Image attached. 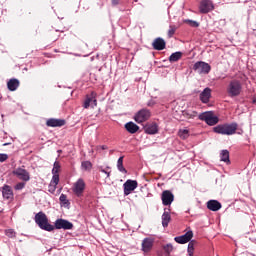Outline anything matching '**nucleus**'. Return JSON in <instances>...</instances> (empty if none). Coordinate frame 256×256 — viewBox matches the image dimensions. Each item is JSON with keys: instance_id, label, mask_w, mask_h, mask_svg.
<instances>
[{"instance_id": "nucleus-3", "label": "nucleus", "mask_w": 256, "mask_h": 256, "mask_svg": "<svg viewBox=\"0 0 256 256\" xmlns=\"http://www.w3.org/2000/svg\"><path fill=\"white\" fill-rule=\"evenodd\" d=\"M243 91V85L239 80H231L227 87V94L229 97H239Z\"/></svg>"}, {"instance_id": "nucleus-47", "label": "nucleus", "mask_w": 256, "mask_h": 256, "mask_svg": "<svg viewBox=\"0 0 256 256\" xmlns=\"http://www.w3.org/2000/svg\"><path fill=\"white\" fill-rule=\"evenodd\" d=\"M137 2V0H135Z\"/></svg>"}, {"instance_id": "nucleus-32", "label": "nucleus", "mask_w": 256, "mask_h": 256, "mask_svg": "<svg viewBox=\"0 0 256 256\" xmlns=\"http://www.w3.org/2000/svg\"><path fill=\"white\" fill-rule=\"evenodd\" d=\"M176 31H177V26L176 25H170L169 29H168V32H167L168 39H171V37H173V35H175Z\"/></svg>"}, {"instance_id": "nucleus-35", "label": "nucleus", "mask_w": 256, "mask_h": 256, "mask_svg": "<svg viewBox=\"0 0 256 256\" xmlns=\"http://www.w3.org/2000/svg\"><path fill=\"white\" fill-rule=\"evenodd\" d=\"M52 185H59V174H53L51 182Z\"/></svg>"}, {"instance_id": "nucleus-20", "label": "nucleus", "mask_w": 256, "mask_h": 256, "mask_svg": "<svg viewBox=\"0 0 256 256\" xmlns=\"http://www.w3.org/2000/svg\"><path fill=\"white\" fill-rule=\"evenodd\" d=\"M211 99V88H205L200 94V101L202 103H207Z\"/></svg>"}, {"instance_id": "nucleus-34", "label": "nucleus", "mask_w": 256, "mask_h": 256, "mask_svg": "<svg viewBox=\"0 0 256 256\" xmlns=\"http://www.w3.org/2000/svg\"><path fill=\"white\" fill-rule=\"evenodd\" d=\"M82 167L85 169V171H89L93 167V164H91L90 161H84L82 162Z\"/></svg>"}, {"instance_id": "nucleus-33", "label": "nucleus", "mask_w": 256, "mask_h": 256, "mask_svg": "<svg viewBox=\"0 0 256 256\" xmlns=\"http://www.w3.org/2000/svg\"><path fill=\"white\" fill-rule=\"evenodd\" d=\"M193 251H195V240L190 241L188 244V254L190 256L193 255Z\"/></svg>"}, {"instance_id": "nucleus-28", "label": "nucleus", "mask_w": 256, "mask_h": 256, "mask_svg": "<svg viewBox=\"0 0 256 256\" xmlns=\"http://www.w3.org/2000/svg\"><path fill=\"white\" fill-rule=\"evenodd\" d=\"M178 137H180V139H189V130L188 129H180L178 131Z\"/></svg>"}, {"instance_id": "nucleus-17", "label": "nucleus", "mask_w": 256, "mask_h": 256, "mask_svg": "<svg viewBox=\"0 0 256 256\" xmlns=\"http://www.w3.org/2000/svg\"><path fill=\"white\" fill-rule=\"evenodd\" d=\"M153 243H155V241L152 238H145L142 241V251L144 253H149V251L153 249Z\"/></svg>"}, {"instance_id": "nucleus-41", "label": "nucleus", "mask_w": 256, "mask_h": 256, "mask_svg": "<svg viewBox=\"0 0 256 256\" xmlns=\"http://www.w3.org/2000/svg\"><path fill=\"white\" fill-rule=\"evenodd\" d=\"M56 190H57V185L52 184V183L50 182V184H49V186H48V191H49V193H55Z\"/></svg>"}, {"instance_id": "nucleus-29", "label": "nucleus", "mask_w": 256, "mask_h": 256, "mask_svg": "<svg viewBox=\"0 0 256 256\" xmlns=\"http://www.w3.org/2000/svg\"><path fill=\"white\" fill-rule=\"evenodd\" d=\"M48 39L49 41H52L53 43H55V41L59 39V32L57 30L50 32L48 34Z\"/></svg>"}, {"instance_id": "nucleus-14", "label": "nucleus", "mask_w": 256, "mask_h": 256, "mask_svg": "<svg viewBox=\"0 0 256 256\" xmlns=\"http://www.w3.org/2000/svg\"><path fill=\"white\" fill-rule=\"evenodd\" d=\"M85 191V181L83 179H78V181L74 184L73 192L77 197H81L83 192Z\"/></svg>"}, {"instance_id": "nucleus-5", "label": "nucleus", "mask_w": 256, "mask_h": 256, "mask_svg": "<svg viewBox=\"0 0 256 256\" xmlns=\"http://www.w3.org/2000/svg\"><path fill=\"white\" fill-rule=\"evenodd\" d=\"M12 175L20 179V181H24V183H27V181L31 180V174L29 173V171L25 170V168L23 167L15 168L12 171Z\"/></svg>"}, {"instance_id": "nucleus-24", "label": "nucleus", "mask_w": 256, "mask_h": 256, "mask_svg": "<svg viewBox=\"0 0 256 256\" xmlns=\"http://www.w3.org/2000/svg\"><path fill=\"white\" fill-rule=\"evenodd\" d=\"M171 222V214L167 211H164L162 214V226L169 227V223Z\"/></svg>"}, {"instance_id": "nucleus-37", "label": "nucleus", "mask_w": 256, "mask_h": 256, "mask_svg": "<svg viewBox=\"0 0 256 256\" xmlns=\"http://www.w3.org/2000/svg\"><path fill=\"white\" fill-rule=\"evenodd\" d=\"M165 253H167V255H170L171 252L173 251V245L172 244H167L163 247Z\"/></svg>"}, {"instance_id": "nucleus-11", "label": "nucleus", "mask_w": 256, "mask_h": 256, "mask_svg": "<svg viewBox=\"0 0 256 256\" xmlns=\"http://www.w3.org/2000/svg\"><path fill=\"white\" fill-rule=\"evenodd\" d=\"M162 204L167 207L175 201V195H173L172 191L164 190L161 195Z\"/></svg>"}, {"instance_id": "nucleus-30", "label": "nucleus", "mask_w": 256, "mask_h": 256, "mask_svg": "<svg viewBox=\"0 0 256 256\" xmlns=\"http://www.w3.org/2000/svg\"><path fill=\"white\" fill-rule=\"evenodd\" d=\"M183 115L186 119H195V117H197V112L187 110L183 112Z\"/></svg>"}, {"instance_id": "nucleus-43", "label": "nucleus", "mask_w": 256, "mask_h": 256, "mask_svg": "<svg viewBox=\"0 0 256 256\" xmlns=\"http://www.w3.org/2000/svg\"><path fill=\"white\" fill-rule=\"evenodd\" d=\"M9 159V155L7 154H0V163H5Z\"/></svg>"}, {"instance_id": "nucleus-18", "label": "nucleus", "mask_w": 256, "mask_h": 256, "mask_svg": "<svg viewBox=\"0 0 256 256\" xmlns=\"http://www.w3.org/2000/svg\"><path fill=\"white\" fill-rule=\"evenodd\" d=\"M47 127H63L65 125L64 119L50 118L46 122Z\"/></svg>"}, {"instance_id": "nucleus-4", "label": "nucleus", "mask_w": 256, "mask_h": 256, "mask_svg": "<svg viewBox=\"0 0 256 256\" xmlns=\"http://www.w3.org/2000/svg\"><path fill=\"white\" fill-rule=\"evenodd\" d=\"M200 121H205L207 125L213 126L219 123V117L214 116L213 112H204L199 116Z\"/></svg>"}, {"instance_id": "nucleus-23", "label": "nucleus", "mask_w": 256, "mask_h": 256, "mask_svg": "<svg viewBox=\"0 0 256 256\" xmlns=\"http://www.w3.org/2000/svg\"><path fill=\"white\" fill-rule=\"evenodd\" d=\"M125 129L128 131V133L135 134L137 131H139V126L134 122H128L125 124Z\"/></svg>"}, {"instance_id": "nucleus-45", "label": "nucleus", "mask_w": 256, "mask_h": 256, "mask_svg": "<svg viewBox=\"0 0 256 256\" xmlns=\"http://www.w3.org/2000/svg\"><path fill=\"white\" fill-rule=\"evenodd\" d=\"M112 5H119V0H112Z\"/></svg>"}, {"instance_id": "nucleus-10", "label": "nucleus", "mask_w": 256, "mask_h": 256, "mask_svg": "<svg viewBox=\"0 0 256 256\" xmlns=\"http://www.w3.org/2000/svg\"><path fill=\"white\" fill-rule=\"evenodd\" d=\"M54 229H64V231H68L73 229V223L68 220L59 218L54 223Z\"/></svg>"}, {"instance_id": "nucleus-39", "label": "nucleus", "mask_w": 256, "mask_h": 256, "mask_svg": "<svg viewBox=\"0 0 256 256\" xmlns=\"http://www.w3.org/2000/svg\"><path fill=\"white\" fill-rule=\"evenodd\" d=\"M15 235H16L15 230H13V229L6 230V236L10 237V239H13V237H15Z\"/></svg>"}, {"instance_id": "nucleus-12", "label": "nucleus", "mask_w": 256, "mask_h": 256, "mask_svg": "<svg viewBox=\"0 0 256 256\" xmlns=\"http://www.w3.org/2000/svg\"><path fill=\"white\" fill-rule=\"evenodd\" d=\"M193 239V231H188L182 236H177L174 238V241L176 243H179L180 245H185V243H189Z\"/></svg>"}, {"instance_id": "nucleus-44", "label": "nucleus", "mask_w": 256, "mask_h": 256, "mask_svg": "<svg viewBox=\"0 0 256 256\" xmlns=\"http://www.w3.org/2000/svg\"><path fill=\"white\" fill-rule=\"evenodd\" d=\"M98 149H102L103 151H105L106 149H108L107 145H102V146H98Z\"/></svg>"}, {"instance_id": "nucleus-8", "label": "nucleus", "mask_w": 256, "mask_h": 256, "mask_svg": "<svg viewBox=\"0 0 256 256\" xmlns=\"http://www.w3.org/2000/svg\"><path fill=\"white\" fill-rule=\"evenodd\" d=\"M137 187H139V183H137L136 180L128 179V180L123 184L125 197H127L128 195H131V193H133V191H134L135 189H137Z\"/></svg>"}, {"instance_id": "nucleus-42", "label": "nucleus", "mask_w": 256, "mask_h": 256, "mask_svg": "<svg viewBox=\"0 0 256 256\" xmlns=\"http://www.w3.org/2000/svg\"><path fill=\"white\" fill-rule=\"evenodd\" d=\"M108 169H111V167H106V169L101 168L100 171L101 173H104L107 175V178L111 177V171H108Z\"/></svg>"}, {"instance_id": "nucleus-25", "label": "nucleus", "mask_w": 256, "mask_h": 256, "mask_svg": "<svg viewBox=\"0 0 256 256\" xmlns=\"http://www.w3.org/2000/svg\"><path fill=\"white\" fill-rule=\"evenodd\" d=\"M181 57H183V52H175L170 55L169 61L170 63H177Z\"/></svg>"}, {"instance_id": "nucleus-36", "label": "nucleus", "mask_w": 256, "mask_h": 256, "mask_svg": "<svg viewBox=\"0 0 256 256\" xmlns=\"http://www.w3.org/2000/svg\"><path fill=\"white\" fill-rule=\"evenodd\" d=\"M59 200H60V203H62L63 205H69L67 195L61 194Z\"/></svg>"}, {"instance_id": "nucleus-22", "label": "nucleus", "mask_w": 256, "mask_h": 256, "mask_svg": "<svg viewBox=\"0 0 256 256\" xmlns=\"http://www.w3.org/2000/svg\"><path fill=\"white\" fill-rule=\"evenodd\" d=\"M20 82L17 78H12L7 82V87L9 91H17L19 89Z\"/></svg>"}, {"instance_id": "nucleus-15", "label": "nucleus", "mask_w": 256, "mask_h": 256, "mask_svg": "<svg viewBox=\"0 0 256 256\" xmlns=\"http://www.w3.org/2000/svg\"><path fill=\"white\" fill-rule=\"evenodd\" d=\"M2 197L4 199H7V201H12L14 194H13V188L11 186L5 184L2 188Z\"/></svg>"}, {"instance_id": "nucleus-31", "label": "nucleus", "mask_w": 256, "mask_h": 256, "mask_svg": "<svg viewBox=\"0 0 256 256\" xmlns=\"http://www.w3.org/2000/svg\"><path fill=\"white\" fill-rule=\"evenodd\" d=\"M61 170V164L59 161H55L52 169V175H59V171Z\"/></svg>"}, {"instance_id": "nucleus-40", "label": "nucleus", "mask_w": 256, "mask_h": 256, "mask_svg": "<svg viewBox=\"0 0 256 256\" xmlns=\"http://www.w3.org/2000/svg\"><path fill=\"white\" fill-rule=\"evenodd\" d=\"M185 23H188V25H190V27H199V23L197 21L185 20Z\"/></svg>"}, {"instance_id": "nucleus-1", "label": "nucleus", "mask_w": 256, "mask_h": 256, "mask_svg": "<svg viewBox=\"0 0 256 256\" xmlns=\"http://www.w3.org/2000/svg\"><path fill=\"white\" fill-rule=\"evenodd\" d=\"M239 125L235 122L219 124L213 128L214 133L218 135H235L237 133Z\"/></svg>"}, {"instance_id": "nucleus-7", "label": "nucleus", "mask_w": 256, "mask_h": 256, "mask_svg": "<svg viewBox=\"0 0 256 256\" xmlns=\"http://www.w3.org/2000/svg\"><path fill=\"white\" fill-rule=\"evenodd\" d=\"M82 107L84 109H89V107H97V93L91 92L90 94L86 95Z\"/></svg>"}, {"instance_id": "nucleus-46", "label": "nucleus", "mask_w": 256, "mask_h": 256, "mask_svg": "<svg viewBox=\"0 0 256 256\" xmlns=\"http://www.w3.org/2000/svg\"><path fill=\"white\" fill-rule=\"evenodd\" d=\"M8 144L6 143V144H4V146H7Z\"/></svg>"}, {"instance_id": "nucleus-2", "label": "nucleus", "mask_w": 256, "mask_h": 256, "mask_svg": "<svg viewBox=\"0 0 256 256\" xmlns=\"http://www.w3.org/2000/svg\"><path fill=\"white\" fill-rule=\"evenodd\" d=\"M35 223H37L40 229H43L44 231H55V226L49 224V219L43 212H38L35 215Z\"/></svg>"}, {"instance_id": "nucleus-21", "label": "nucleus", "mask_w": 256, "mask_h": 256, "mask_svg": "<svg viewBox=\"0 0 256 256\" xmlns=\"http://www.w3.org/2000/svg\"><path fill=\"white\" fill-rule=\"evenodd\" d=\"M221 207L222 205L217 200H210L207 202V209H209V211H219Z\"/></svg>"}, {"instance_id": "nucleus-6", "label": "nucleus", "mask_w": 256, "mask_h": 256, "mask_svg": "<svg viewBox=\"0 0 256 256\" xmlns=\"http://www.w3.org/2000/svg\"><path fill=\"white\" fill-rule=\"evenodd\" d=\"M193 70L196 71V73H199L200 75H207L211 71V65L203 61H198L194 64Z\"/></svg>"}, {"instance_id": "nucleus-27", "label": "nucleus", "mask_w": 256, "mask_h": 256, "mask_svg": "<svg viewBox=\"0 0 256 256\" xmlns=\"http://www.w3.org/2000/svg\"><path fill=\"white\" fill-rule=\"evenodd\" d=\"M221 161H224V163H231L229 160V150H222L220 153Z\"/></svg>"}, {"instance_id": "nucleus-13", "label": "nucleus", "mask_w": 256, "mask_h": 256, "mask_svg": "<svg viewBox=\"0 0 256 256\" xmlns=\"http://www.w3.org/2000/svg\"><path fill=\"white\" fill-rule=\"evenodd\" d=\"M152 47L155 51H163L167 47V42H165V39L158 37L153 40Z\"/></svg>"}, {"instance_id": "nucleus-26", "label": "nucleus", "mask_w": 256, "mask_h": 256, "mask_svg": "<svg viewBox=\"0 0 256 256\" xmlns=\"http://www.w3.org/2000/svg\"><path fill=\"white\" fill-rule=\"evenodd\" d=\"M125 158V156H121L118 161H117V169L118 171H120V173H124L127 174V169H125V167L123 166V159Z\"/></svg>"}, {"instance_id": "nucleus-19", "label": "nucleus", "mask_w": 256, "mask_h": 256, "mask_svg": "<svg viewBox=\"0 0 256 256\" xmlns=\"http://www.w3.org/2000/svg\"><path fill=\"white\" fill-rule=\"evenodd\" d=\"M144 131L147 135H156V133H159V127L155 123L148 124L145 126Z\"/></svg>"}, {"instance_id": "nucleus-9", "label": "nucleus", "mask_w": 256, "mask_h": 256, "mask_svg": "<svg viewBox=\"0 0 256 256\" xmlns=\"http://www.w3.org/2000/svg\"><path fill=\"white\" fill-rule=\"evenodd\" d=\"M151 117V112L147 109H142L137 112V114L134 116V120L136 123H145V121H148V119Z\"/></svg>"}, {"instance_id": "nucleus-38", "label": "nucleus", "mask_w": 256, "mask_h": 256, "mask_svg": "<svg viewBox=\"0 0 256 256\" xmlns=\"http://www.w3.org/2000/svg\"><path fill=\"white\" fill-rule=\"evenodd\" d=\"M14 189L16 191H21V189H25V182H19L15 185Z\"/></svg>"}, {"instance_id": "nucleus-16", "label": "nucleus", "mask_w": 256, "mask_h": 256, "mask_svg": "<svg viewBox=\"0 0 256 256\" xmlns=\"http://www.w3.org/2000/svg\"><path fill=\"white\" fill-rule=\"evenodd\" d=\"M200 13H209V11H213V2L211 0H203L200 3Z\"/></svg>"}]
</instances>
